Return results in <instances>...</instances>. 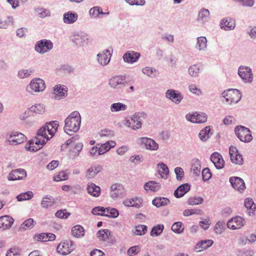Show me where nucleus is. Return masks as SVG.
Here are the masks:
<instances>
[{"mask_svg":"<svg viewBox=\"0 0 256 256\" xmlns=\"http://www.w3.org/2000/svg\"><path fill=\"white\" fill-rule=\"evenodd\" d=\"M244 206L246 208L249 215L253 214L256 210V206L252 198H248L244 200Z\"/></svg>","mask_w":256,"mask_h":256,"instance_id":"obj_37","label":"nucleus"},{"mask_svg":"<svg viewBox=\"0 0 256 256\" xmlns=\"http://www.w3.org/2000/svg\"><path fill=\"white\" fill-rule=\"evenodd\" d=\"M230 182L234 189L240 192L246 189L244 181L239 177H231L230 178Z\"/></svg>","mask_w":256,"mask_h":256,"instance_id":"obj_20","label":"nucleus"},{"mask_svg":"<svg viewBox=\"0 0 256 256\" xmlns=\"http://www.w3.org/2000/svg\"><path fill=\"white\" fill-rule=\"evenodd\" d=\"M190 186L188 184H182L175 190L174 195L177 198H182L190 190Z\"/></svg>","mask_w":256,"mask_h":256,"instance_id":"obj_27","label":"nucleus"},{"mask_svg":"<svg viewBox=\"0 0 256 256\" xmlns=\"http://www.w3.org/2000/svg\"><path fill=\"white\" fill-rule=\"evenodd\" d=\"M146 116V114L144 112H137L134 114L132 117V128L136 130L142 127V122Z\"/></svg>","mask_w":256,"mask_h":256,"instance_id":"obj_16","label":"nucleus"},{"mask_svg":"<svg viewBox=\"0 0 256 256\" xmlns=\"http://www.w3.org/2000/svg\"><path fill=\"white\" fill-rule=\"evenodd\" d=\"M14 24V18L12 16H0V28H6Z\"/></svg>","mask_w":256,"mask_h":256,"instance_id":"obj_28","label":"nucleus"},{"mask_svg":"<svg viewBox=\"0 0 256 256\" xmlns=\"http://www.w3.org/2000/svg\"><path fill=\"white\" fill-rule=\"evenodd\" d=\"M110 234V232L108 230H100L97 232V236L100 240L105 241L108 238Z\"/></svg>","mask_w":256,"mask_h":256,"instance_id":"obj_54","label":"nucleus"},{"mask_svg":"<svg viewBox=\"0 0 256 256\" xmlns=\"http://www.w3.org/2000/svg\"><path fill=\"white\" fill-rule=\"evenodd\" d=\"M82 143H77L74 145L72 150H71L68 154L69 157L72 159H74L78 156L82 148Z\"/></svg>","mask_w":256,"mask_h":256,"instance_id":"obj_39","label":"nucleus"},{"mask_svg":"<svg viewBox=\"0 0 256 256\" xmlns=\"http://www.w3.org/2000/svg\"><path fill=\"white\" fill-rule=\"evenodd\" d=\"M33 196V192L31 191H28L18 195L16 198L18 201H22L25 200H29L31 199Z\"/></svg>","mask_w":256,"mask_h":256,"instance_id":"obj_57","label":"nucleus"},{"mask_svg":"<svg viewBox=\"0 0 256 256\" xmlns=\"http://www.w3.org/2000/svg\"><path fill=\"white\" fill-rule=\"evenodd\" d=\"M140 144L147 150L156 151L159 148V145L153 139L147 137L140 138Z\"/></svg>","mask_w":256,"mask_h":256,"instance_id":"obj_13","label":"nucleus"},{"mask_svg":"<svg viewBox=\"0 0 256 256\" xmlns=\"http://www.w3.org/2000/svg\"><path fill=\"white\" fill-rule=\"evenodd\" d=\"M210 126H206L198 134L200 140L203 142L206 141L210 138Z\"/></svg>","mask_w":256,"mask_h":256,"instance_id":"obj_47","label":"nucleus"},{"mask_svg":"<svg viewBox=\"0 0 256 256\" xmlns=\"http://www.w3.org/2000/svg\"><path fill=\"white\" fill-rule=\"evenodd\" d=\"M166 97L176 104H178L183 99V96L179 92L172 89L166 90Z\"/></svg>","mask_w":256,"mask_h":256,"instance_id":"obj_17","label":"nucleus"},{"mask_svg":"<svg viewBox=\"0 0 256 256\" xmlns=\"http://www.w3.org/2000/svg\"><path fill=\"white\" fill-rule=\"evenodd\" d=\"M14 222V218L6 215L0 217V230H6L11 228Z\"/></svg>","mask_w":256,"mask_h":256,"instance_id":"obj_23","label":"nucleus"},{"mask_svg":"<svg viewBox=\"0 0 256 256\" xmlns=\"http://www.w3.org/2000/svg\"><path fill=\"white\" fill-rule=\"evenodd\" d=\"M72 233L75 238H80L84 236V230L80 225H76L72 228Z\"/></svg>","mask_w":256,"mask_h":256,"instance_id":"obj_40","label":"nucleus"},{"mask_svg":"<svg viewBox=\"0 0 256 256\" xmlns=\"http://www.w3.org/2000/svg\"><path fill=\"white\" fill-rule=\"evenodd\" d=\"M90 14L94 18H98L100 15H108L109 12H103L100 7L94 6L90 9Z\"/></svg>","mask_w":256,"mask_h":256,"instance_id":"obj_38","label":"nucleus"},{"mask_svg":"<svg viewBox=\"0 0 256 256\" xmlns=\"http://www.w3.org/2000/svg\"><path fill=\"white\" fill-rule=\"evenodd\" d=\"M204 200L201 197H191L188 200V204L190 205L199 204L202 202Z\"/></svg>","mask_w":256,"mask_h":256,"instance_id":"obj_59","label":"nucleus"},{"mask_svg":"<svg viewBox=\"0 0 256 256\" xmlns=\"http://www.w3.org/2000/svg\"><path fill=\"white\" fill-rule=\"evenodd\" d=\"M140 248L139 246H133L130 247L128 250L127 253L129 256L136 255L140 251Z\"/></svg>","mask_w":256,"mask_h":256,"instance_id":"obj_63","label":"nucleus"},{"mask_svg":"<svg viewBox=\"0 0 256 256\" xmlns=\"http://www.w3.org/2000/svg\"><path fill=\"white\" fill-rule=\"evenodd\" d=\"M52 98L56 100H60L64 98L68 94V88L64 85L57 84L53 88V92L51 94Z\"/></svg>","mask_w":256,"mask_h":256,"instance_id":"obj_7","label":"nucleus"},{"mask_svg":"<svg viewBox=\"0 0 256 256\" xmlns=\"http://www.w3.org/2000/svg\"><path fill=\"white\" fill-rule=\"evenodd\" d=\"M53 48V44L50 40H42L37 42L35 50L40 54H44L49 52Z\"/></svg>","mask_w":256,"mask_h":256,"instance_id":"obj_8","label":"nucleus"},{"mask_svg":"<svg viewBox=\"0 0 256 256\" xmlns=\"http://www.w3.org/2000/svg\"><path fill=\"white\" fill-rule=\"evenodd\" d=\"M220 27L225 30H234L235 27V21L231 18H224L220 22Z\"/></svg>","mask_w":256,"mask_h":256,"instance_id":"obj_32","label":"nucleus"},{"mask_svg":"<svg viewBox=\"0 0 256 256\" xmlns=\"http://www.w3.org/2000/svg\"><path fill=\"white\" fill-rule=\"evenodd\" d=\"M244 224V220L242 217L236 216L228 220L227 222V226L230 230H235L242 228Z\"/></svg>","mask_w":256,"mask_h":256,"instance_id":"obj_12","label":"nucleus"},{"mask_svg":"<svg viewBox=\"0 0 256 256\" xmlns=\"http://www.w3.org/2000/svg\"><path fill=\"white\" fill-rule=\"evenodd\" d=\"M238 74L246 82L250 83L253 80V74L250 67L240 66L238 70Z\"/></svg>","mask_w":256,"mask_h":256,"instance_id":"obj_11","label":"nucleus"},{"mask_svg":"<svg viewBox=\"0 0 256 256\" xmlns=\"http://www.w3.org/2000/svg\"><path fill=\"white\" fill-rule=\"evenodd\" d=\"M102 214V216L108 218H116L118 216L119 213L118 210L116 208H106V212Z\"/></svg>","mask_w":256,"mask_h":256,"instance_id":"obj_44","label":"nucleus"},{"mask_svg":"<svg viewBox=\"0 0 256 256\" xmlns=\"http://www.w3.org/2000/svg\"><path fill=\"white\" fill-rule=\"evenodd\" d=\"M170 202V201L167 198L164 197L156 198L153 200L152 204L157 208L166 206Z\"/></svg>","mask_w":256,"mask_h":256,"instance_id":"obj_42","label":"nucleus"},{"mask_svg":"<svg viewBox=\"0 0 256 256\" xmlns=\"http://www.w3.org/2000/svg\"><path fill=\"white\" fill-rule=\"evenodd\" d=\"M213 243L211 240H201L196 244L195 250L198 252L202 251L212 246Z\"/></svg>","mask_w":256,"mask_h":256,"instance_id":"obj_33","label":"nucleus"},{"mask_svg":"<svg viewBox=\"0 0 256 256\" xmlns=\"http://www.w3.org/2000/svg\"><path fill=\"white\" fill-rule=\"evenodd\" d=\"M174 172L176 174V179L180 180L184 177V172L183 169L180 167H176L174 168Z\"/></svg>","mask_w":256,"mask_h":256,"instance_id":"obj_60","label":"nucleus"},{"mask_svg":"<svg viewBox=\"0 0 256 256\" xmlns=\"http://www.w3.org/2000/svg\"><path fill=\"white\" fill-rule=\"evenodd\" d=\"M46 88L44 81L40 78L32 79L29 85L26 88V91L30 94H34L36 92H41Z\"/></svg>","mask_w":256,"mask_h":256,"instance_id":"obj_3","label":"nucleus"},{"mask_svg":"<svg viewBox=\"0 0 256 256\" xmlns=\"http://www.w3.org/2000/svg\"><path fill=\"white\" fill-rule=\"evenodd\" d=\"M108 84L111 88L119 90L123 89L128 83L124 76H116L110 79Z\"/></svg>","mask_w":256,"mask_h":256,"instance_id":"obj_6","label":"nucleus"},{"mask_svg":"<svg viewBox=\"0 0 256 256\" xmlns=\"http://www.w3.org/2000/svg\"><path fill=\"white\" fill-rule=\"evenodd\" d=\"M86 189L88 192L94 197H98L101 192L100 188L92 182L88 184Z\"/></svg>","mask_w":256,"mask_h":256,"instance_id":"obj_29","label":"nucleus"},{"mask_svg":"<svg viewBox=\"0 0 256 256\" xmlns=\"http://www.w3.org/2000/svg\"><path fill=\"white\" fill-rule=\"evenodd\" d=\"M68 178V174L64 171L60 172L57 175L55 176L54 177V180L56 182L65 180H66Z\"/></svg>","mask_w":256,"mask_h":256,"instance_id":"obj_58","label":"nucleus"},{"mask_svg":"<svg viewBox=\"0 0 256 256\" xmlns=\"http://www.w3.org/2000/svg\"><path fill=\"white\" fill-rule=\"evenodd\" d=\"M148 227L146 225L139 224L135 226L133 233L136 236L144 235L147 232Z\"/></svg>","mask_w":256,"mask_h":256,"instance_id":"obj_49","label":"nucleus"},{"mask_svg":"<svg viewBox=\"0 0 256 256\" xmlns=\"http://www.w3.org/2000/svg\"><path fill=\"white\" fill-rule=\"evenodd\" d=\"M56 238V235L52 233H43L40 234L38 236V240L42 242L54 240Z\"/></svg>","mask_w":256,"mask_h":256,"instance_id":"obj_46","label":"nucleus"},{"mask_svg":"<svg viewBox=\"0 0 256 256\" xmlns=\"http://www.w3.org/2000/svg\"><path fill=\"white\" fill-rule=\"evenodd\" d=\"M140 57V54L134 51H129L123 56V59L125 62L132 64L136 62Z\"/></svg>","mask_w":256,"mask_h":256,"instance_id":"obj_26","label":"nucleus"},{"mask_svg":"<svg viewBox=\"0 0 256 256\" xmlns=\"http://www.w3.org/2000/svg\"><path fill=\"white\" fill-rule=\"evenodd\" d=\"M33 72V70L31 69H21L18 71V76L20 79H24L30 76Z\"/></svg>","mask_w":256,"mask_h":256,"instance_id":"obj_55","label":"nucleus"},{"mask_svg":"<svg viewBox=\"0 0 256 256\" xmlns=\"http://www.w3.org/2000/svg\"><path fill=\"white\" fill-rule=\"evenodd\" d=\"M38 14L41 18H45L46 16H49L50 14V11L47 9L41 8H38L37 10Z\"/></svg>","mask_w":256,"mask_h":256,"instance_id":"obj_62","label":"nucleus"},{"mask_svg":"<svg viewBox=\"0 0 256 256\" xmlns=\"http://www.w3.org/2000/svg\"><path fill=\"white\" fill-rule=\"evenodd\" d=\"M92 212L94 215L102 216V214H104V212H106V208L104 207L96 206L92 210Z\"/></svg>","mask_w":256,"mask_h":256,"instance_id":"obj_64","label":"nucleus"},{"mask_svg":"<svg viewBox=\"0 0 256 256\" xmlns=\"http://www.w3.org/2000/svg\"><path fill=\"white\" fill-rule=\"evenodd\" d=\"M222 96L228 104H236L241 98V94L236 89H228L222 93Z\"/></svg>","mask_w":256,"mask_h":256,"instance_id":"obj_4","label":"nucleus"},{"mask_svg":"<svg viewBox=\"0 0 256 256\" xmlns=\"http://www.w3.org/2000/svg\"><path fill=\"white\" fill-rule=\"evenodd\" d=\"M99 135L100 137H107L108 138H110L114 136V131L110 130H101L99 132Z\"/></svg>","mask_w":256,"mask_h":256,"instance_id":"obj_61","label":"nucleus"},{"mask_svg":"<svg viewBox=\"0 0 256 256\" xmlns=\"http://www.w3.org/2000/svg\"><path fill=\"white\" fill-rule=\"evenodd\" d=\"M157 167L158 174L160 175L161 177L164 178H166L169 173L168 166L163 162H161L157 165Z\"/></svg>","mask_w":256,"mask_h":256,"instance_id":"obj_41","label":"nucleus"},{"mask_svg":"<svg viewBox=\"0 0 256 256\" xmlns=\"http://www.w3.org/2000/svg\"><path fill=\"white\" fill-rule=\"evenodd\" d=\"M110 109L112 113L118 112L126 110L128 109V106L124 103L116 102L112 104Z\"/></svg>","mask_w":256,"mask_h":256,"instance_id":"obj_31","label":"nucleus"},{"mask_svg":"<svg viewBox=\"0 0 256 256\" xmlns=\"http://www.w3.org/2000/svg\"><path fill=\"white\" fill-rule=\"evenodd\" d=\"M26 176V171L24 169L19 168L12 170L8 175L9 180H23Z\"/></svg>","mask_w":256,"mask_h":256,"instance_id":"obj_18","label":"nucleus"},{"mask_svg":"<svg viewBox=\"0 0 256 256\" xmlns=\"http://www.w3.org/2000/svg\"><path fill=\"white\" fill-rule=\"evenodd\" d=\"M123 186L120 184H112L110 186V196L114 200L122 196Z\"/></svg>","mask_w":256,"mask_h":256,"instance_id":"obj_22","label":"nucleus"},{"mask_svg":"<svg viewBox=\"0 0 256 256\" xmlns=\"http://www.w3.org/2000/svg\"><path fill=\"white\" fill-rule=\"evenodd\" d=\"M201 170L200 162L198 159H194L192 160V170L196 176H198Z\"/></svg>","mask_w":256,"mask_h":256,"instance_id":"obj_51","label":"nucleus"},{"mask_svg":"<svg viewBox=\"0 0 256 256\" xmlns=\"http://www.w3.org/2000/svg\"><path fill=\"white\" fill-rule=\"evenodd\" d=\"M111 55L108 50H106L102 51L97 54L98 61L102 66H106L110 62Z\"/></svg>","mask_w":256,"mask_h":256,"instance_id":"obj_21","label":"nucleus"},{"mask_svg":"<svg viewBox=\"0 0 256 256\" xmlns=\"http://www.w3.org/2000/svg\"><path fill=\"white\" fill-rule=\"evenodd\" d=\"M34 226V220L33 218H28L24 221L19 228V230L20 232L24 231L27 230L32 228Z\"/></svg>","mask_w":256,"mask_h":256,"instance_id":"obj_43","label":"nucleus"},{"mask_svg":"<svg viewBox=\"0 0 256 256\" xmlns=\"http://www.w3.org/2000/svg\"><path fill=\"white\" fill-rule=\"evenodd\" d=\"M160 188V184L154 181H150L146 182L144 186V188L146 191H150L156 192L158 191Z\"/></svg>","mask_w":256,"mask_h":256,"instance_id":"obj_34","label":"nucleus"},{"mask_svg":"<svg viewBox=\"0 0 256 256\" xmlns=\"http://www.w3.org/2000/svg\"><path fill=\"white\" fill-rule=\"evenodd\" d=\"M210 160L218 169H221L224 166V162L222 156L218 152H214L210 156Z\"/></svg>","mask_w":256,"mask_h":256,"instance_id":"obj_25","label":"nucleus"},{"mask_svg":"<svg viewBox=\"0 0 256 256\" xmlns=\"http://www.w3.org/2000/svg\"><path fill=\"white\" fill-rule=\"evenodd\" d=\"M74 250L72 242L66 240L60 243L57 246V252L62 255H67Z\"/></svg>","mask_w":256,"mask_h":256,"instance_id":"obj_10","label":"nucleus"},{"mask_svg":"<svg viewBox=\"0 0 256 256\" xmlns=\"http://www.w3.org/2000/svg\"><path fill=\"white\" fill-rule=\"evenodd\" d=\"M70 38L72 42L78 46H82L88 40V35L83 32H74Z\"/></svg>","mask_w":256,"mask_h":256,"instance_id":"obj_14","label":"nucleus"},{"mask_svg":"<svg viewBox=\"0 0 256 256\" xmlns=\"http://www.w3.org/2000/svg\"><path fill=\"white\" fill-rule=\"evenodd\" d=\"M202 70V66L197 64L190 66L188 69L189 75L192 78H197Z\"/></svg>","mask_w":256,"mask_h":256,"instance_id":"obj_30","label":"nucleus"},{"mask_svg":"<svg viewBox=\"0 0 256 256\" xmlns=\"http://www.w3.org/2000/svg\"><path fill=\"white\" fill-rule=\"evenodd\" d=\"M26 140V136L21 132H14L10 136L8 142L11 144H18L22 143Z\"/></svg>","mask_w":256,"mask_h":256,"instance_id":"obj_19","label":"nucleus"},{"mask_svg":"<svg viewBox=\"0 0 256 256\" xmlns=\"http://www.w3.org/2000/svg\"><path fill=\"white\" fill-rule=\"evenodd\" d=\"M210 16L209 10L207 9L202 8L198 14V20L205 22L208 20Z\"/></svg>","mask_w":256,"mask_h":256,"instance_id":"obj_53","label":"nucleus"},{"mask_svg":"<svg viewBox=\"0 0 256 256\" xmlns=\"http://www.w3.org/2000/svg\"><path fill=\"white\" fill-rule=\"evenodd\" d=\"M55 203L54 198L50 195H46L43 197L40 202V206L42 208H48L52 206Z\"/></svg>","mask_w":256,"mask_h":256,"instance_id":"obj_35","label":"nucleus"},{"mask_svg":"<svg viewBox=\"0 0 256 256\" xmlns=\"http://www.w3.org/2000/svg\"><path fill=\"white\" fill-rule=\"evenodd\" d=\"M236 136L244 142H250L252 140L251 132L249 128L244 126H237L234 130Z\"/></svg>","mask_w":256,"mask_h":256,"instance_id":"obj_5","label":"nucleus"},{"mask_svg":"<svg viewBox=\"0 0 256 256\" xmlns=\"http://www.w3.org/2000/svg\"><path fill=\"white\" fill-rule=\"evenodd\" d=\"M196 48L200 50H205L207 46V40L204 36H200L197 38Z\"/></svg>","mask_w":256,"mask_h":256,"instance_id":"obj_48","label":"nucleus"},{"mask_svg":"<svg viewBox=\"0 0 256 256\" xmlns=\"http://www.w3.org/2000/svg\"><path fill=\"white\" fill-rule=\"evenodd\" d=\"M30 110L36 114H42L44 112L45 106L42 104H36L30 108Z\"/></svg>","mask_w":256,"mask_h":256,"instance_id":"obj_56","label":"nucleus"},{"mask_svg":"<svg viewBox=\"0 0 256 256\" xmlns=\"http://www.w3.org/2000/svg\"><path fill=\"white\" fill-rule=\"evenodd\" d=\"M172 230L178 234H182L184 230V226L181 222H175L171 227Z\"/></svg>","mask_w":256,"mask_h":256,"instance_id":"obj_45","label":"nucleus"},{"mask_svg":"<svg viewBox=\"0 0 256 256\" xmlns=\"http://www.w3.org/2000/svg\"><path fill=\"white\" fill-rule=\"evenodd\" d=\"M58 124L57 121L46 123L40 128L36 136L33 138L29 143L25 146L26 150L30 152H36L43 147L54 136L56 132Z\"/></svg>","mask_w":256,"mask_h":256,"instance_id":"obj_1","label":"nucleus"},{"mask_svg":"<svg viewBox=\"0 0 256 256\" xmlns=\"http://www.w3.org/2000/svg\"><path fill=\"white\" fill-rule=\"evenodd\" d=\"M102 170L100 165H92L90 166L86 172V178L88 179L94 178Z\"/></svg>","mask_w":256,"mask_h":256,"instance_id":"obj_24","label":"nucleus"},{"mask_svg":"<svg viewBox=\"0 0 256 256\" xmlns=\"http://www.w3.org/2000/svg\"><path fill=\"white\" fill-rule=\"evenodd\" d=\"M78 18V15L76 13L72 12H68L64 14V22L66 24H72Z\"/></svg>","mask_w":256,"mask_h":256,"instance_id":"obj_36","label":"nucleus"},{"mask_svg":"<svg viewBox=\"0 0 256 256\" xmlns=\"http://www.w3.org/2000/svg\"><path fill=\"white\" fill-rule=\"evenodd\" d=\"M225 224L223 221H218L214 227V232L216 234H221L225 230Z\"/></svg>","mask_w":256,"mask_h":256,"instance_id":"obj_52","label":"nucleus"},{"mask_svg":"<svg viewBox=\"0 0 256 256\" xmlns=\"http://www.w3.org/2000/svg\"><path fill=\"white\" fill-rule=\"evenodd\" d=\"M229 153L232 162L238 165L242 164L243 158L242 156L240 154L236 147L234 146H230Z\"/></svg>","mask_w":256,"mask_h":256,"instance_id":"obj_15","label":"nucleus"},{"mask_svg":"<svg viewBox=\"0 0 256 256\" xmlns=\"http://www.w3.org/2000/svg\"><path fill=\"white\" fill-rule=\"evenodd\" d=\"M64 131L69 135L77 132L80 128L81 117L78 112H72L65 120Z\"/></svg>","mask_w":256,"mask_h":256,"instance_id":"obj_2","label":"nucleus"},{"mask_svg":"<svg viewBox=\"0 0 256 256\" xmlns=\"http://www.w3.org/2000/svg\"><path fill=\"white\" fill-rule=\"evenodd\" d=\"M164 224H158L152 228L150 232L152 236H160L164 230Z\"/></svg>","mask_w":256,"mask_h":256,"instance_id":"obj_50","label":"nucleus"},{"mask_svg":"<svg viewBox=\"0 0 256 256\" xmlns=\"http://www.w3.org/2000/svg\"><path fill=\"white\" fill-rule=\"evenodd\" d=\"M186 119L192 123L202 124L207 120V116L203 112H194L188 114L186 116Z\"/></svg>","mask_w":256,"mask_h":256,"instance_id":"obj_9","label":"nucleus"}]
</instances>
